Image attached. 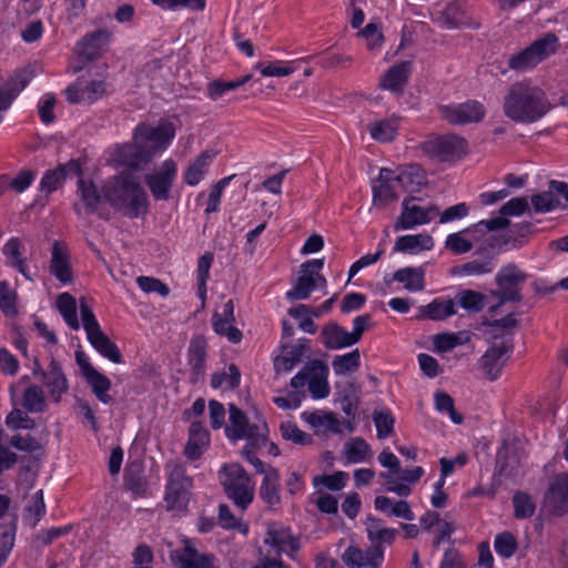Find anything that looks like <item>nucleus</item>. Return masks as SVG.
I'll return each mask as SVG.
<instances>
[{
	"label": "nucleus",
	"instance_id": "f257e3e1",
	"mask_svg": "<svg viewBox=\"0 0 568 568\" xmlns=\"http://www.w3.org/2000/svg\"><path fill=\"white\" fill-rule=\"evenodd\" d=\"M551 109L546 91L527 80L509 85L503 100L504 114L516 123H535Z\"/></svg>",
	"mask_w": 568,
	"mask_h": 568
},
{
	"label": "nucleus",
	"instance_id": "f03ea898",
	"mask_svg": "<svg viewBox=\"0 0 568 568\" xmlns=\"http://www.w3.org/2000/svg\"><path fill=\"white\" fill-rule=\"evenodd\" d=\"M103 199L115 210L135 219L148 213V195L130 174H119L102 186Z\"/></svg>",
	"mask_w": 568,
	"mask_h": 568
},
{
	"label": "nucleus",
	"instance_id": "7ed1b4c3",
	"mask_svg": "<svg viewBox=\"0 0 568 568\" xmlns=\"http://www.w3.org/2000/svg\"><path fill=\"white\" fill-rule=\"evenodd\" d=\"M222 480L226 496L241 509H246L254 499V484L247 471L237 463L224 465Z\"/></svg>",
	"mask_w": 568,
	"mask_h": 568
},
{
	"label": "nucleus",
	"instance_id": "20e7f679",
	"mask_svg": "<svg viewBox=\"0 0 568 568\" xmlns=\"http://www.w3.org/2000/svg\"><path fill=\"white\" fill-rule=\"evenodd\" d=\"M422 150L429 156L442 162L454 158H462L467 153L468 142L458 134L446 133L429 135L422 144Z\"/></svg>",
	"mask_w": 568,
	"mask_h": 568
},
{
	"label": "nucleus",
	"instance_id": "39448f33",
	"mask_svg": "<svg viewBox=\"0 0 568 568\" xmlns=\"http://www.w3.org/2000/svg\"><path fill=\"white\" fill-rule=\"evenodd\" d=\"M528 275L515 264L503 266L496 275L498 290L491 291L494 297L500 300V304L507 302H520L521 288Z\"/></svg>",
	"mask_w": 568,
	"mask_h": 568
},
{
	"label": "nucleus",
	"instance_id": "423d86ee",
	"mask_svg": "<svg viewBox=\"0 0 568 568\" xmlns=\"http://www.w3.org/2000/svg\"><path fill=\"white\" fill-rule=\"evenodd\" d=\"M192 478L186 476L185 469L174 464L168 479L165 501L169 509H185L190 500Z\"/></svg>",
	"mask_w": 568,
	"mask_h": 568
},
{
	"label": "nucleus",
	"instance_id": "0eeeda50",
	"mask_svg": "<svg viewBox=\"0 0 568 568\" xmlns=\"http://www.w3.org/2000/svg\"><path fill=\"white\" fill-rule=\"evenodd\" d=\"M558 39L555 34L548 33L544 38L536 40L517 55L509 59L511 69H532L540 61L548 58L556 51Z\"/></svg>",
	"mask_w": 568,
	"mask_h": 568
},
{
	"label": "nucleus",
	"instance_id": "6e6552de",
	"mask_svg": "<svg viewBox=\"0 0 568 568\" xmlns=\"http://www.w3.org/2000/svg\"><path fill=\"white\" fill-rule=\"evenodd\" d=\"M513 339L493 343L479 359V367L489 381H496L513 353Z\"/></svg>",
	"mask_w": 568,
	"mask_h": 568
},
{
	"label": "nucleus",
	"instance_id": "1a4fd4ad",
	"mask_svg": "<svg viewBox=\"0 0 568 568\" xmlns=\"http://www.w3.org/2000/svg\"><path fill=\"white\" fill-rule=\"evenodd\" d=\"M542 507L554 516L568 514V474L560 473L550 478L545 490Z\"/></svg>",
	"mask_w": 568,
	"mask_h": 568
},
{
	"label": "nucleus",
	"instance_id": "9d476101",
	"mask_svg": "<svg viewBox=\"0 0 568 568\" xmlns=\"http://www.w3.org/2000/svg\"><path fill=\"white\" fill-rule=\"evenodd\" d=\"M33 375H41L43 386L48 389L50 398L59 403L63 394L69 390V383L62 371L61 364L51 358L48 369H42L40 363L34 358Z\"/></svg>",
	"mask_w": 568,
	"mask_h": 568
},
{
	"label": "nucleus",
	"instance_id": "9b49d317",
	"mask_svg": "<svg viewBox=\"0 0 568 568\" xmlns=\"http://www.w3.org/2000/svg\"><path fill=\"white\" fill-rule=\"evenodd\" d=\"M74 355L82 376L90 385L97 398L103 404L111 403L112 397L108 394L111 388V381L92 366L83 351L77 349Z\"/></svg>",
	"mask_w": 568,
	"mask_h": 568
},
{
	"label": "nucleus",
	"instance_id": "f8f14e48",
	"mask_svg": "<svg viewBox=\"0 0 568 568\" xmlns=\"http://www.w3.org/2000/svg\"><path fill=\"white\" fill-rule=\"evenodd\" d=\"M416 197H406L402 203V213L394 223V230H409L416 225L426 224L438 213L434 205L422 207L415 202Z\"/></svg>",
	"mask_w": 568,
	"mask_h": 568
},
{
	"label": "nucleus",
	"instance_id": "ddd939ff",
	"mask_svg": "<svg viewBox=\"0 0 568 568\" xmlns=\"http://www.w3.org/2000/svg\"><path fill=\"white\" fill-rule=\"evenodd\" d=\"M323 266V258H314L304 262L300 266L301 274L296 278L293 288L286 293V298L290 301L307 300L311 293L316 288L314 274L320 272Z\"/></svg>",
	"mask_w": 568,
	"mask_h": 568
},
{
	"label": "nucleus",
	"instance_id": "4468645a",
	"mask_svg": "<svg viewBox=\"0 0 568 568\" xmlns=\"http://www.w3.org/2000/svg\"><path fill=\"white\" fill-rule=\"evenodd\" d=\"M175 176V162L173 160H166L159 171L146 174L144 182L155 200L168 201Z\"/></svg>",
	"mask_w": 568,
	"mask_h": 568
},
{
	"label": "nucleus",
	"instance_id": "2eb2a0df",
	"mask_svg": "<svg viewBox=\"0 0 568 568\" xmlns=\"http://www.w3.org/2000/svg\"><path fill=\"white\" fill-rule=\"evenodd\" d=\"M439 112L448 123L464 125L479 122L485 115V108L481 103L470 100L455 105H442Z\"/></svg>",
	"mask_w": 568,
	"mask_h": 568
},
{
	"label": "nucleus",
	"instance_id": "dca6fc26",
	"mask_svg": "<svg viewBox=\"0 0 568 568\" xmlns=\"http://www.w3.org/2000/svg\"><path fill=\"white\" fill-rule=\"evenodd\" d=\"M231 425L225 428L226 436L231 440H239L254 436L260 433H267V424L263 420L260 424H250L247 416L235 405H229Z\"/></svg>",
	"mask_w": 568,
	"mask_h": 568
},
{
	"label": "nucleus",
	"instance_id": "f3484780",
	"mask_svg": "<svg viewBox=\"0 0 568 568\" xmlns=\"http://www.w3.org/2000/svg\"><path fill=\"white\" fill-rule=\"evenodd\" d=\"M30 80L27 73H11L6 78L0 77V123L3 121V113L12 106Z\"/></svg>",
	"mask_w": 568,
	"mask_h": 568
},
{
	"label": "nucleus",
	"instance_id": "a211bd4d",
	"mask_svg": "<svg viewBox=\"0 0 568 568\" xmlns=\"http://www.w3.org/2000/svg\"><path fill=\"white\" fill-rule=\"evenodd\" d=\"M155 154V149L145 145L141 140H134L133 143H126L118 149L116 162L132 170H138L141 165L146 164Z\"/></svg>",
	"mask_w": 568,
	"mask_h": 568
},
{
	"label": "nucleus",
	"instance_id": "6ab92c4d",
	"mask_svg": "<svg viewBox=\"0 0 568 568\" xmlns=\"http://www.w3.org/2000/svg\"><path fill=\"white\" fill-rule=\"evenodd\" d=\"M105 92L106 84L103 80L79 79L65 89L67 100L70 103H92L103 97Z\"/></svg>",
	"mask_w": 568,
	"mask_h": 568
},
{
	"label": "nucleus",
	"instance_id": "aec40b11",
	"mask_svg": "<svg viewBox=\"0 0 568 568\" xmlns=\"http://www.w3.org/2000/svg\"><path fill=\"white\" fill-rule=\"evenodd\" d=\"M174 138V126L172 123H161L156 128L140 124L134 130L133 139L141 140L143 144L155 149V152L164 149L170 140Z\"/></svg>",
	"mask_w": 568,
	"mask_h": 568
},
{
	"label": "nucleus",
	"instance_id": "412c9836",
	"mask_svg": "<svg viewBox=\"0 0 568 568\" xmlns=\"http://www.w3.org/2000/svg\"><path fill=\"white\" fill-rule=\"evenodd\" d=\"M110 37L111 33L105 29L87 34L78 44V55L81 65L77 67L75 71L87 68V62L95 60L106 47Z\"/></svg>",
	"mask_w": 568,
	"mask_h": 568
},
{
	"label": "nucleus",
	"instance_id": "4be33fe9",
	"mask_svg": "<svg viewBox=\"0 0 568 568\" xmlns=\"http://www.w3.org/2000/svg\"><path fill=\"white\" fill-rule=\"evenodd\" d=\"M82 175V168L78 160H70L67 163L59 164L53 170H48L40 182L41 191L51 194L62 186L67 178Z\"/></svg>",
	"mask_w": 568,
	"mask_h": 568
},
{
	"label": "nucleus",
	"instance_id": "5701e85b",
	"mask_svg": "<svg viewBox=\"0 0 568 568\" xmlns=\"http://www.w3.org/2000/svg\"><path fill=\"white\" fill-rule=\"evenodd\" d=\"M264 542L275 550L277 557L286 551V547L291 552H297L301 547L298 538L292 534L291 529L277 523L268 525Z\"/></svg>",
	"mask_w": 568,
	"mask_h": 568
},
{
	"label": "nucleus",
	"instance_id": "b1692460",
	"mask_svg": "<svg viewBox=\"0 0 568 568\" xmlns=\"http://www.w3.org/2000/svg\"><path fill=\"white\" fill-rule=\"evenodd\" d=\"M78 178L77 193L84 205L85 212L97 214L100 219L108 221L110 219L109 212L100 209L103 199L102 191L98 190L93 181L85 180L81 175Z\"/></svg>",
	"mask_w": 568,
	"mask_h": 568
},
{
	"label": "nucleus",
	"instance_id": "393cba45",
	"mask_svg": "<svg viewBox=\"0 0 568 568\" xmlns=\"http://www.w3.org/2000/svg\"><path fill=\"white\" fill-rule=\"evenodd\" d=\"M235 322L234 303L229 300L224 305L222 312H215L212 316V325L214 332L221 336H225L231 343L237 344L241 342L242 332L233 325Z\"/></svg>",
	"mask_w": 568,
	"mask_h": 568
},
{
	"label": "nucleus",
	"instance_id": "a878e982",
	"mask_svg": "<svg viewBox=\"0 0 568 568\" xmlns=\"http://www.w3.org/2000/svg\"><path fill=\"white\" fill-rule=\"evenodd\" d=\"M206 347L207 343L203 335H194L192 337L187 349V361L191 367L190 382L192 384H197L204 378L207 356Z\"/></svg>",
	"mask_w": 568,
	"mask_h": 568
},
{
	"label": "nucleus",
	"instance_id": "bb28decb",
	"mask_svg": "<svg viewBox=\"0 0 568 568\" xmlns=\"http://www.w3.org/2000/svg\"><path fill=\"white\" fill-rule=\"evenodd\" d=\"M262 78H254L253 73H246L245 75L236 79V80H213L207 83L206 91L210 99L216 101L217 99L222 98L225 92L235 90L246 83H250V87L254 91L262 92Z\"/></svg>",
	"mask_w": 568,
	"mask_h": 568
},
{
	"label": "nucleus",
	"instance_id": "cd10ccee",
	"mask_svg": "<svg viewBox=\"0 0 568 568\" xmlns=\"http://www.w3.org/2000/svg\"><path fill=\"white\" fill-rule=\"evenodd\" d=\"M210 444V433L201 422H193L189 428V438L184 455L190 460H197Z\"/></svg>",
	"mask_w": 568,
	"mask_h": 568
},
{
	"label": "nucleus",
	"instance_id": "c85d7f7f",
	"mask_svg": "<svg viewBox=\"0 0 568 568\" xmlns=\"http://www.w3.org/2000/svg\"><path fill=\"white\" fill-rule=\"evenodd\" d=\"M307 369L311 371L307 385L312 396L316 399L327 397L329 394L328 366L320 359H313L307 363Z\"/></svg>",
	"mask_w": 568,
	"mask_h": 568
},
{
	"label": "nucleus",
	"instance_id": "c756f323",
	"mask_svg": "<svg viewBox=\"0 0 568 568\" xmlns=\"http://www.w3.org/2000/svg\"><path fill=\"white\" fill-rule=\"evenodd\" d=\"M258 495L270 509H274L281 504L280 473L275 467H267V471L263 477Z\"/></svg>",
	"mask_w": 568,
	"mask_h": 568
},
{
	"label": "nucleus",
	"instance_id": "7c9ffc66",
	"mask_svg": "<svg viewBox=\"0 0 568 568\" xmlns=\"http://www.w3.org/2000/svg\"><path fill=\"white\" fill-rule=\"evenodd\" d=\"M50 272L62 284H69L73 280L69 255L59 241H54L52 245Z\"/></svg>",
	"mask_w": 568,
	"mask_h": 568
},
{
	"label": "nucleus",
	"instance_id": "2f4dec72",
	"mask_svg": "<svg viewBox=\"0 0 568 568\" xmlns=\"http://www.w3.org/2000/svg\"><path fill=\"white\" fill-rule=\"evenodd\" d=\"M322 343L327 349H341L355 345L351 333L336 322H328L321 332Z\"/></svg>",
	"mask_w": 568,
	"mask_h": 568
},
{
	"label": "nucleus",
	"instance_id": "473e14b6",
	"mask_svg": "<svg viewBox=\"0 0 568 568\" xmlns=\"http://www.w3.org/2000/svg\"><path fill=\"white\" fill-rule=\"evenodd\" d=\"M176 568H211L212 557L200 554L190 540H184L182 554L171 556Z\"/></svg>",
	"mask_w": 568,
	"mask_h": 568
},
{
	"label": "nucleus",
	"instance_id": "72a5a7b5",
	"mask_svg": "<svg viewBox=\"0 0 568 568\" xmlns=\"http://www.w3.org/2000/svg\"><path fill=\"white\" fill-rule=\"evenodd\" d=\"M433 246V237L428 234L403 235L396 240L394 252L417 254L422 251L432 250Z\"/></svg>",
	"mask_w": 568,
	"mask_h": 568
},
{
	"label": "nucleus",
	"instance_id": "f704fd0d",
	"mask_svg": "<svg viewBox=\"0 0 568 568\" xmlns=\"http://www.w3.org/2000/svg\"><path fill=\"white\" fill-rule=\"evenodd\" d=\"M393 280L403 283L408 292H420L425 288V271L423 267H404L393 274Z\"/></svg>",
	"mask_w": 568,
	"mask_h": 568
},
{
	"label": "nucleus",
	"instance_id": "c9c22d12",
	"mask_svg": "<svg viewBox=\"0 0 568 568\" xmlns=\"http://www.w3.org/2000/svg\"><path fill=\"white\" fill-rule=\"evenodd\" d=\"M88 341L103 357L115 364L122 363L123 357L119 347L104 334L102 329L91 336H88Z\"/></svg>",
	"mask_w": 568,
	"mask_h": 568
},
{
	"label": "nucleus",
	"instance_id": "e433bc0d",
	"mask_svg": "<svg viewBox=\"0 0 568 568\" xmlns=\"http://www.w3.org/2000/svg\"><path fill=\"white\" fill-rule=\"evenodd\" d=\"M374 505L377 510L386 513L388 516H394L409 521L415 518L414 513L406 500L393 503L389 497L377 496Z\"/></svg>",
	"mask_w": 568,
	"mask_h": 568
},
{
	"label": "nucleus",
	"instance_id": "4c0bfd02",
	"mask_svg": "<svg viewBox=\"0 0 568 568\" xmlns=\"http://www.w3.org/2000/svg\"><path fill=\"white\" fill-rule=\"evenodd\" d=\"M535 232L536 227L532 223H517L501 235L503 244L507 247H521Z\"/></svg>",
	"mask_w": 568,
	"mask_h": 568
},
{
	"label": "nucleus",
	"instance_id": "58836bf2",
	"mask_svg": "<svg viewBox=\"0 0 568 568\" xmlns=\"http://www.w3.org/2000/svg\"><path fill=\"white\" fill-rule=\"evenodd\" d=\"M342 560L344 564L352 568H379L381 561L374 560L371 557V549L368 548L366 552L361 549L349 546L344 554L342 555Z\"/></svg>",
	"mask_w": 568,
	"mask_h": 568
},
{
	"label": "nucleus",
	"instance_id": "ea45409f",
	"mask_svg": "<svg viewBox=\"0 0 568 568\" xmlns=\"http://www.w3.org/2000/svg\"><path fill=\"white\" fill-rule=\"evenodd\" d=\"M398 129V118L392 116L371 123L368 130L371 136L378 142H389L394 140Z\"/></svg>",
	"mask_w": 568,
	"mask_h": 568
},
{
	"label": "nucleus",
	"instance_id": "a19ab883",
	"mask_svg": "<svg viewBox=\"0 0 568 568\" xmlns=\"http://www.w3.org/2000/svg\"><path fill=\"white\" fill-rule=\"evenodd\" d=\"M419 317H426L433 321L445 320L456 313L453 301L442 302L434 300L432 303L419 307Z\"/></svg>",
	"mask_w": 568,
	"mask_h": 568
},
{
	"label": "nucleus",
	"instance_id": "79ce46f5",
	"mask_svg": "<svg viewBox=\"0 0 568 568\" xmlns=\"http://www.w3.org/2000/svg\"><path fill=\"white\" fill-rule=\"evenodd\" d=\"M395 180L405 190H413L414 186L419 187L426 184L425 171L418 164L407 165L396 175Z\"/></svg>",
	"mask_w": 568,
	"mask_h": 568
},
{
	"label": "nucleus",
	"instance_id": "37998d69",
	"mask_svg": "<svg viewBox=\"0 0 568 568\" xmlns=\"http://www.w3.org/2000/svg\"><path fill=\"white\" fill-rule=\"evenodd\" d=\"M212 158L213 154L211 151L201 153L196 160L187 168L184 175L185 183L191 186L199 184L203 179Z\"/></svg>",
	"mask_w": 568,
	"mask_h": 568
},
{
	"label": "nucleus",
	"instance_id": "c03bdc74",
	"mask_svg": "<svg viewBox=\"0 0 568 568\" xmlns=\"http://www.w3.org/2000/svg\"><path fill=\"white\" fill-rule=\"evenodd\" d=\"M57 307L65 323L72 329H79L80 324L77 317V301L69 293H61L57 298Z\"/></svg>",
	"mask_w": 568,
	"mask_h": 568
},
{
	"label": "nucleus",
	"instance_id": "a18cd8bd",
	"mask_svg": "<svg viewBox=\"0 0 568 568\" xmlns=\"http://www.w3.org/2000/svg\"><path fill=\"white\" fill-rule=\"evenodd\" d=\"M22 406L29 413H42L47 409V400L43 389L38 385L29 386L22 396Z\"/></svg>",
	"mask_w": 568,
	"mask_h": 568
},
{
	"label": "nucleus",
	"instance_id": "49530a36",
	"mask_svg": "<svg viewBox=\"0 0 568 568\" xmlns=\"http://www.w3.org/2000/svg\"><path fill=\"white\" fill-rule=\"evenodd\" d=\"M397 530L394 528H385L383 530L376 531V536L369 539L371 541V557L374 560H379L382 562L384 557V547L383 545H392Z\"/></svg>",
	"mask_w": 568,
	"mask_h": 568
},
{
	"label": "nucleus",
	"instance_id": "de8ad7c7",
	"mask_svg": "<svg viewBox=\"0 0 568 568\" xmlns=\"http://www.w3.org/2000/svg\"><path fill=\"white\" fill-rule=\"evenodd\" d=\"M436 22L442 28L455 29L464 23V12L459 4H448L437 17Z\"/></svg>",
	"mask_w": 568,
	"mask_h": 568
},
{
	"label": "nucleus",
	"instance_id": "09e8293b",
	"mask_svg": "<svg viewBox=\"0 0 568 568\" xmlns=\"http://www.w3.org/2000/svg\"><path fill=\"white\" fill-rule=\"evenodd\" d=\"M361 365V354L356 348L345 355H337L332 362V367L336 375H344L356 371Z\"/></svg>",
	"mask_w": 568,
	"mask_h": 568
},
{
	"label": "nucleus",
	"instance_id": "8fccbe9b",
	"mask_svg": "<svg viewBox=\"0 0 568 568\" xmlns=\"http://www.w3.org/2000/svg\"><path fill=\"white\" fill-rule=\"evenodd\" d=\"M16 519L0 525V567L6 562L14 545Z\"/></svg>",
	"mask_w": 568,
	"mask_h": 568
},
{
	"label": "nucleus",
	"instance_id": "3c124183",
	"mask_svg": "<svg viewBox=\"0 0 568 568\" xmlns=\"http://www.w3.org/2000/svg\"><path fill=\"white\" fill-rule=\"evenodd\" d=\"M308 59H300L293 62H284V61H263L256 64L257 71H295L297 69H303L304 71H310V68L306 65Z\"/></svg>",
	"mask_w": 568,
	"mask_h": 568
},
{
	"label": "nucleus",
	"instance_id": "603ef678",
	"mask_svg": "<svg viewBox=\"0 0 568 568\" xmlns=\"http://www.w3.org/2000/svg\"><path fill=\"white\" fill-rule=\"evenodd\" d=\"M514 514L516 518H530L536 509V505L527 493L517 491L513 497Z\"/></svg>",
	"mask_w": 568,
	"mask_h": 568
},
{
	"label": "nucleus",
	"instance_id": "864d4df0",
	"mask_svg": "<svg viewBox=\"0 0 568 568\" xmlns=\"http://www.w3.org/2000/svg\"><path fill=\"white\" fill-rule=\"evenodd\" d=\"M530 202L536 213L550 212L560 205V201L550 189L548 191L534 194L530 197Z\"/></svg>",
	"mask_w": 568,
	"mask_h": 568
},
{
	"label": "nucleus",
	"instance_id": "5fc2aeb1",
	"mask_svg": "<svg viewBox=\"0 0 568 568\" xmlns=\"http://www.w3.org/2000/svg\"><path fill=\"white\" fill-rule=\"evenodd\" d=\"M20 241L17 237L10 239L3 246L4 255L12 257L11 264L29 281H32L31 276L27 273V266L24 260L20 254Z\"/></svg>",
	"mask_w": 568,
	"mask_h": 568
},
{
	"label": "nucleus",
	"instance_id": "6e6d98bb",
	"mask_svg": "<svg viewBox=\"0 0 568 568\" xmlns=\"http://www.w3.org/2000/svg\"><path fill=\"white\" fill-rule=\"evenodd\" d=\"M494 268V264L491 258H487L484 261L474 260L467 262L463 265L455 266L453 268V274H467V275H481L490 273Z\"/></svg>",
	"mask_w": 568,
	"mask_h": 568
},
{
	"label": "nucleus",
	"instance_id": "4d7b16f0",
	"mask_svg": "<svg viewBox=\"0 0 568 568\" xmlns=\"http://www.w3.org/2000/svg\"><path fill=\"white\" fill-rule=\"evenodd\" d=\"M241 381V372L235 364H231L229 366V373L221 372L214 373L211 377V386L213 388L221 387L225 382H227L230 389H234L240 385Z\"/></svg>",
	"mask_w": 568,
	"mask_h": 568
},
{
	"label": "nucleus",
	"instance_id": "13d9d810",
	"mask_svg": "<svg viewBox=\"0 0 568 568\" xmlns=\"http://www.w3.org/2000/svg\"><path fill=\"white\" fill-rule=\"evenodd\" d=\"M16 302L17 293L10 290L6 281L0 282V308L6 316L13 317L17 315Z\"/></svg>",
	"mask_w": 568,
	"mask_h": 568
},
{
	"label": "nucleus",
	"instance_id": "bf43d9fd",
	"mask_svg": "<svg viewBox=\"0 0 568 568\" xmlns=\"http://www.w3.org/2000/svg\"><path fill=\"white\" fill-rule=\"evenodd\" d=\"M408 82L407 73H385L378 82L383 90H388L392 93L400 94Z\"/></svg>",
	"mask_w": 568,
	"mask_h": 568
},
{
	"label": "nucleus",
	"instance_id": "052dcab7",
	"mask_svg": "<svg viewBox=\"0 0 568 568\" xmlns=\"http://www.w3.org/2000/svg\"><path fill=\"white\" fill-rule=\"evenodd\" d=\"M397 197L393 183L379 182L373 187V204L376 206L385 207Z\"/></svg>",
	"mask_w": 568,
	"mask_h": 568
},
{
	"label": "nucleus",
	"instance_id": "680f3d73",
	"mask_svg": "<svg viewBox=\"0 0 568 568\" xmlns=\"http://www.w3.org/2000/svg\"><path fill=\"white\" fill-rule=\"evenodd\" d=\"M435 407L439 412H447L453 423L462 424L464 417L455 409L453 397L445 392H437L435 394Z\"/></svg>",
	"mask_w": 568,
	"mask_h": 568
},
{
	"label": "nucleus",
	"instance_id": "e2e57ef3",
	"mask_svg": "<svg viewBox=\"0 0 568 568\" xmlns=\"http://www.w3.org/2000/svg\"><path fill=\"white\" fill-rule=\"evenodd\" d=\"M458 301L462 307L469 312H480L485 307V295L471 291V290H465L459 293Z\"/></svg>",
	"mask_w": 568,
	"mask_h": 568
},
{
	"label": "nucleus",
	"instance_id": "0e129e2a",
	"mask_svg": "<svg viewBox=\"0 0 568 568\" xmlns=\"http://www.w3.org/2000/svg\"><path fill=\"white\" fill-rule=\"evenodd\" d=\"M214 255L212 252H205L197 261V286L201 296L206 293V281L210 277V268L213 263Z\"/></svg>",
	"mask_w": 568,
	"mask_h": 568
},
{
	"label": "nucleus",
	"instance_id": "69168bd1",
	"mask_svg": "<svg viewBox=\"0 0 568 568\" xmlns=\"http://www.w3.org/2000/svg\"><path fill=\"white\" fill-rule=\"evenodd\" d=\"M494 546L499 556L509 558L517 550V540L511 532L504 531L496 536Z\"/></svg>",
	"mask_w": 568,
	"mask_h": 568
},
{
	"label": "nucleus",
	"instance_id": "338daca9",
	"mask_svg": "<svg viewBox=\"0 0 568 568\" xmlns=\"http://www.w3.org/2000/svg\"><path fill=\"white\" fill-rule=\"evenodd\" d=\"M373 420L375 423L377 437L379 439L387 438L392 435L395 419L389 412L375 410L373 413Z\"/></svg>",
	"mask_w": 568,
	"mask_h": 568
},
{
	"label": "nucleus",
	"instance_id": "774afa93",
	"mask_svg": "<svg viewBox=\"0 0 568 568\" xmlns=\"http://www.w3.org/2000/svg\"><path fill=\"white\" fill-rule=\"evenodd\" d=\"M368 450L369 446L361 437L352 439L345 446L346 457L352 463H358L364 460Z\"/></svg>",
	"mask_w": 568,
	"mask_h": 568
}]
</instances>
